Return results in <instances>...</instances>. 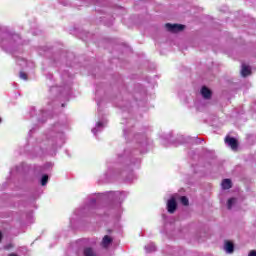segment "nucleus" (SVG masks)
Here are the masks:
<instances>
[{
  "instance_id": "obj_6",
  "label": "nucleus",
  "mask_w": 256,
  "mask_h": 256,
  "mask_svg": "<svg viewBox=\"0 0 256 256\" xmlns=\"http://www.w3.org/2000/svg\"><path fill=\"white\" fill-rule=\"evenodd\" d=\"M221 185H222V189L227 190L233 187V182H231V179H224Z\"/></svg>"
},
{
  "instance_id": "obj_15",
  "label": "nucleus",
  "mask_w": 256,
  "mask_h": 256,
  "mask_svg": "<svg viewBox=\"0 0 256 256\" xmlns=\"http://www.w3.org/2000/svg\"><path fill=\"white\" fill-rule=\"evenodd\" d=\"M3 238V236H2V234H1V232H0V242H1V239Z\"/></svg>"
},
{
  "instance_id": "obj_8",
  "label": "nucleus",
  "mask_w": 256,
  "mask_h": 256,
  "mask_svg": "<svg viewBox=\"0 0 256 256\" xmlns=\"http://www.w3.org/2000/svg\"><path fill=\"white\" fill-rule=\"evenodd\" d=\"M225 249L227 253H233V251H235V245L231 241H226Z\"/></svg>"
},
{
  "instance_id": "obj_5",
  "label": "nucleus",
  "mask_w": 256,
  "mask_h": 256,
  "mask_svg": "<svg viewBox=\"0 0 256 256\" xmlns=\"http://www.w3.org/2000/svg\"><path fill=\"white\" fill-rule=\"evenodd\" d=\"M110 243H113V239L109 235H105L102 239V247H104V249H107Z\"/></svg>"
},
{
  "instance_id": "obj_4",
  "label": "nucleus",
  "mask_w": 256,
  "mask_h": 256,
  "mask_svg": "<svg viewBox=\"0 0 256 256\" xmlns=\"http://www.w3.org/2000/svg\"><path fill=\"white\" fill-rule=\"evenodd\" d=\"M201 95L204 99H210L211 95H213V93L211 92V90L209 88H207V86H203L201 89Z\"/></svg>"
},
{
  "instance_id": "obj_10",
  "label": "nucleus",
  "mask_w": 256,
  "mask_h": 256,
  "mask_svg": "<svg viewBox=\"0 0 256 256\" xmlns=\"http://www.w3.org/2000/svg\"><path fill=\"white\" fill-rule=\"evenodd\" d=\"M180 201H181L182 205H184L185 207H188V205H189V198H187L186 196H182L180 198Z\"/></svg>"
},
{
  "instance_id": "obj_12",
  "label": "nucleus",
  "mask_w": 256,
  "mask_h": 256,
  "mask_svg": "<svg viewBox=\"0 0 256 256\" xmlns=\"http://www.w3.org/2000/svg\"><path fill=\"white\" fill-rule=\"evenodd\" d=\"M48 181H49V176L48 175H43L42 179H41V185L42 186L47 185Z\"/></svg>"
},
{
  "instance_id": "obj_16",
  "label": "nucleus",
  "mask_w": 256,
  "mask_h": 256,
  "mask_svg": "<svg viewBox=\"0 0 256 256\" xmlns=\"http://www.w3.org/2000/svg\"><path fill=\"white\" fill-rule=\"evenodd\" d=\"M9 256H17L16 254H10Z\"/></svg>"
},
{
  "instance_id": "obj_3",
  "label": "nucleus",
  "mask_w": 256,
  "mask_h": 256,
  "mask_svg": "<svg viewBox=\"0 0 256 256\" xmlns=\"http://www.w3.org/2000/svg\"><path fill=\"white\" fill-rule=\"evenodd\" d=\"M167 211L168 213H175V211H177V200H175V198H171L168 200L167 202Z\"/></svg>"
},
{
  "instance_id": "obj_1",
  "label": "nucleus",
  "mask_w": 256,
  "mask_h": 256,
  "mask_svg": "<svg viewBox=\"0 0 256 256\" xmlns=\"http://www.w3.org/2000/svg\"><path fill=\"white\" fill-rule=\"evenodd\" d=\"M165 28L170 33H179L180 31H183L185 29V25H183V24L166 23L165 24Z\"/></svg>"
},
{
  "instance_id": "obj_11",
  "label": "nucleus",
  "mask_w": 256,
  "mask_h": 256,
  "mask_svg": "<svg viewBox=\"0 0 256 256\" xmlns=\"http://www.w3.org/2000/svg\"><path fill=\"white\" fill-rule=\"evenodd\" d=\"M237 201L236 198H230L228 199V202H227V207L228 209H231L233 207V204H235V202Z\"/></svg>"
},
{
  "instance_id": "obj_9",
  "label": "nucleus",
  "mask_w": 256,
  "mask_h": 256,
  "mask_svg": "<svg viewBox=\"0 0 256 256\" xmlns=\"http://www.w3.org/2000/svg\"><path fill=\"white\" fill-rule=\"evenodd\" d=\"M84 256H97L95 254V251H93V248L87 247L84 249Z\"/></svg>"
},
{
  "instance_id": "obj_14",
  "label": "nucleus",
  "mask_w": 256,
  "mask_h": 256,
  "mask_svg": "<svg viewBox=\"0 0 256 256\" xmlns=\"http://www.w3.org/2000/svg\"><path fill=\"white\" fill-rule=\"evenodd\" d=\"M248 256H256V251L255 250H251Z\"/></svg>"
},
{
  "instance_id": "obj_17",
  "label": "nucleus",
  "mask_w": 256,
  "mask_h": 256,
  "mask_svg": "<svg viewBox=\"0 0 256 256\" xmlns=\"http://www.w3.org/2000/svg\"><path fill=\"white\" fill-rule=\"evenodd\" d=\"M0 123H1V118H0Z\"/></svg>"
},
{
  "instance_id": "obj_7",
  "label": "nucleus",
  "mask_w": 256,
  "mask_h": 256,
  "mask_svg": "<svg viewBox=\"0 0 256 256\" xmlns=\"http://www.w3.org/2000/svg\"><path fill=\"white\" fill-rule=\"evenodd\" d=\"M250 74H251V68H249V66L243 64L242 70H241L242 77H249Z\"/></svg>"
},
{
  "instance_id": "obj_2",
  "label": "nucleus",
  "mask_w": 256,
  "mask_h": 256,
  "mask_svg": "<svg viewBox=\"0 0 256 256\" xmlns=\"http://www.w3.org/2000/svg\"><path fill=\"white\" fill-rule=\"evenodd\" d=\"M225 143L231 147L232 151L239 149V142L234 137L226 136Z\"/></svg>"
},
{
  "instance_id": "obj_13",
  "label": "nucleus",
  "mask_w": 256,
  "mask_h": 256,
  "mask_svg": "<svg viewBox=\"0 0 256 256\" xmlns=\"http://www.w3.org/2000/svg\"><path fill=\"white\" fill-rule=\"evenodd\" d=\"M20 78L23 79L24 81H27V73L20 72Z\"/></svg>"
}]
</instances>
